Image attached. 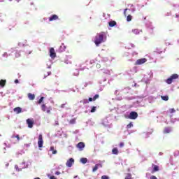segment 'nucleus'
<instances>
[{
  "mask_svg": "<svg viewBox=\"0 0 179 179\" xmlns=\"http://www.w3.org/2000/svg\"><path fill=\"white\" fill-rule=\"evenodd\" d=\"M76 148L79 149V150L82 151L85 149V143L80 142L77 144Z\"/></svg>",
  "mask_w": 179,
  "mask_h": 179,
  "instance_id": "10",
  "label": "nucleus"
},
{
  "mask_svg": "<svg viewBox=\"0 0 179 179\" xmlns=\"http://www.w3.org/2000/svg\"><path fill=\"white\" fill-rule=\"evenodd\" d=\"M101 178V179H110V177H108V176L104 175V176H102Z\"/></svg>",
  "mask_w": 179,
  "mask_h": 179,
  "instance_id": "32",
  "label": "nucleus"
},
{
  "mask_svg": "<svg viewBox=\"0 0 179 179\" xmlns=\"http://www.w3.org/2000/svg\"><path fill=\"white\" fill-rule=\"evenodd\" d=\"M15 83H19V80L17 79L15 80Z\"/></svg>",
  "mask_w": 179,
  "mask_h": 179,
  "instance_id": "45",
  "label": "nucleus"
},
{
  "mask_svg": "<svg viewBox=\"0 0 179 179\" xmlns=\"http://www.w3.org/2000/svg\"><path fill=\"white\" fill-rule=\"evenodd\" d=\"M91 113H96V106H93L91 109Z\"/></svg>",
  "mask_w": 179,
  "mask_h": 179,
  "instance_id": "33",
  "label": "nucleus"
},
{
  "mask_svg": "<svg viewBox=\"0 0 179 179\" xmlns=\"http://www.w3.org/2000/svg\"><path fill=\"white\" fill-rule=\"evenodd\" d=\"M50 152H52V155H57V153H58V151H57L54 146L50 147Z\"/></svg>",
  "mask_w": 179,
  "mask_h": 179,
  "instance_id": "15",
  "label": "nucleus"
},
{
  "mask_svg": "<svg viewBox=\"0 0 179 179\" xmlns=\"http://www.w3.org/2000/svg\"><path fill=\"white\" fill-rule=\"evenodd\" d=\"M112 153H113V155H118V153H119L118 148H113L112 150Z\"/></svg>",
  "mask_w": 179,
  "mask_h": 179,
  "instance_id": "21",
  "label": "nucleus"
},
{
  "mask_svg": "<svg viewBox=\"0 0 179 179\" xmlns=\"http://www.w3.org/2000/svg\"><path fill=\"white\" fill-rule=\"evenodd\" d=\"M42 110L44 111V113H47L48 114L51 113V110H52V107L49 106L48 108L45 106V103H43L41 106Z\"/></svg>",
  "mask_w": 179,
  "mask_h": 179,
  "instance_id": "3",
  "label": "nucleus"
},
{
  "mask_svg": "<svg viewBox=\"0 0 179 179\" xmlns=\"http://www.w3.org/2000/svg\"><path fill=\"white\" fill-rule=\"evenodd\" d=\"M3 57H8V53L4 52V53L3 54Z\"/></svg>",
  "mask_w": 179,
  "mask_h": 179,
  "instance_id": "42",
  "label": "nucleus"
},
{
  "mask_svg": "<svg viewBox=\"0 0 179 179\" xmlns=\"http://www.w3.org/2000/svg\"><path fill=\"white\" fill-rule=\"evenodd\" d=\"M127 22H131V20H132V15H129L127 17Z\"/></svg>",
  "mask_w": 179,
  "mask_h": 179,
  "instance_id": "27",
  "label": "nucleus"
},
{
  "mask_svg": "<svg viewBox=\"0 0 179 179\" xmlns=\"http://www.w3.org/2000/svg\"><path fill=\"white\" fill-rule=\"evenodd\" d=\"M5 85H6V80H0L1 87H5Z\"/></svg>",
  "mask_w": 179,
  "mask_h": 179,
  "instance_id": "18",
  "label": "nucleus"
},
{
  "mask_svg": "<svg viewBox=\"0 0 179 179\" xmlns=\"http://www.w3.org/2000/svg\"><path fill=\"white\" fill-rule=\"evenodd\" d=\"M178 74H173L172 76H171V77L166 79V83H167L168 85H171L173 82H174L175 79H178Z\"/></svg>",
  "mask_w": 179,
  "mask_h": 179,
  "instance_id": "2",
  "label": "nucleus"
},
{
  "mask_svg": "<svg viewBox=\"0 0 179 179\" xmlns=\"http://www.w3.org/2000/svg\"><path fill=\"white\" fill-rule=\"evenodd\" d=\"M76 177H78V176H74V178H76Z\"/></svg>",
  "mask_w": 179,
  "mask_h": 179,
  "instance_id": "46",
  "label": "nucleus"
},
{
  "mask_svg": "<svg viewBox=\"0 0 179 179\" xmlns=\"http://www.w3.org/2000/svg\"><path fill=\"white\" fill-rule=\"evenodd\" d=\"M55 174H56V176H59V174H61V172H59V171H56V172H55Z\"/></svg>",
  "mask_w": 179,
  "mask_h": 179,
  "instance_id": "40",
  "label": "nucleus"
},
{
  "mask_svg": "<svg viewBox=\"0 0 179 179\" xmlns=\"http://www.w3.org/2000/svg\"><path fill=\"white\" fill-rule=\"evenodd\" d=\"M171 132V129L170 127H165L164 129V134H170Z\"/></svg>",
  "mask_w": 179,
  "mask_h": 179,
  "instance_id": "19",
  "label": "nucleus"
},
{
  "mask_svg": "<svg viewBox=\"0 0 179 179\" xmlns=\"http://www.w3.org/2000/svg\"><path fill=\"white\" fill-rule=\"evenodd\" d=\"M65 107V103L61 105V108H64Z\"/></svg>",
  "mask_w": 179,
  "mask_h": 179,
  "instance_id": "44",
  "label": "nucleus"
},
{
  "mask_svg": "<svg viewBox=\"0 0 179 179\" xmlns=\"http://www.w3.org/2000/svg\"><path fill=\"white\" fill-rule=\"evenodd\" d=\"M128 10V8H125L124 10V16H127V11Z\"/></svg>",
  "mask_w": 179,
  "mask_h": 179,
  "instance_id": "36",
  "label": "nucleus"
},
{
  "mask_svg": "<svg viewBox=\"0 0 179 179\" xmlns=\"http://www.w3.org/2000/svg\"><path fill=\"white\" fill-rule=\"evenodd\" d=\"M28 98L30 100H34L36 99V95H34V94L28 93Z\"/></svg>",
  "mask_w": 179,
  "mask_h": 179,
  "instance_id": "16",
  "label": "nucleus"
},
{
  "mask_svg": "<svg viewBox=\"0 0 179 179\" xmlns=\"http://www.w3.org/2000/svg\"><path fill=\"white\" fill-rule=\"evenodd\" d=\"M50 179H57V178L54 176L50 177Z\"/></svg>",
  "mask_w": 179,
  "mask_h": 179,
  "instance_id": "41",
  "label": "nucleus"
},
{
  "mask_svg": "<svg viewBox=\"0 0 179 179\" xmlns=\"http://www.w3.org/2000/svg\"><path fill=\"white\" fill-rule=\"evenodd\" d=\"M96 67L99 69L101 68V65H100L99 64H97L96 65Z\"/></svg>",
  "mask_w": 179,
  "mask_h": 179,
  "instance_id": "38",
  "label": "nucleus"
},
{
  "mask_svg": "<svg viewBox=\"0 0 179 179\" xmlns=\"http://www.w3.org/2000/svg\"><path fill=\"white\" fill-rule=\"evenodd\" d=\"M129 118L130 120H136L138 118V113H136L135 111L131 112L129 115Z\"/></svg>",
  "mask_w": 179,
  "mask_h": 179,
  "instance_id": "4",
  "label": "nucleus"
},
{
  "mask_svg": "<svg viewBox=\"0 0 179 179\" xmlns=\"http://www.w3.org/2000/svg\"><path fill=\"white\" fill-rule=\"evenodd\" d=\"M80 162L83 163V164H86V163H87V158H81Z\"/></svg>",
  "mask_w": 179,
  "mask_h": 179,
  "instance_id": "20",
  "label": "nucleus"
},
{
  "mask_svg": "<svg viewBox=\"0 0 179 179\" xmlns=\"http://www.w3.org/2000/svg\"><path fill=\"white\" fill-rule=\"evenodd\" d=\"M104 37H106L104 32H101L95 36L94 43L96 47H99L101 43H104Z\"/></svg>",
  "mask_w": 179,
  "mask_h": 179,
  "instance_id": "1",
  "label": "nucleus"
},
{
  "mask_svg": "<svg viewBox=\"0 0 179 179\" xmlns=\"http://www.w3.org/2000/svg\"><path fill=\"white\" fill-rule=\"evenodd\" d=\"M150 179H157V178L155 176H150Z\"/></svg>",
  "mask_w": 179,
  "mask_h": 179,
  "instance_id": "39",
  "label": "nucleus"
},
{
  "mask_svg": "<svg viewBox=\"0 0 179 179\" xmlns=\"http://www.w3.org/2000/svg\"><path fill=\"white\" fill-rule=\"evenodd\" d=\"M161 98L164 101H167L169 100V96H162Z\"/></svg>",
  "mask_w": 179,
  "mask_h": 179,
  "instance_id": "25",
  "label": "nucleus"
},
{
  "mask_svg": "<svg viewBox=\"0 0 179 179\" xmlns=\"http://www.w3.org/2000/svg\"><path fill=\"white\" fill-rule=\"evenodd\" d=\"M146 61H148V59H146V58H142V59H139L136 62V65H142V64H145V62H146Z\"/></svg>",
  "mask_w": 179,
  "mask_h": 179,
  "instance_id": "8",
  "label": "nucleus"
},
{
  "mask_svg": "<svg viewBox=\"0 0 179 179\" xmlns=\"http://www.w3.org/2000/svg\"><path fill=\"white\" fill-rule=\"evenodd\" d=\"M83 104H87L89 103V101L87 99H83L82 101Z\"/></svg>",
  "mask_w": 179,
  "mask_h": 179,
  "instance_id": "31",
  "label": "nucleus"
},
{
  "mask_svg": "<svg viewBox=\"0 0 179 179\" xmlns=\"http://www.w3.org/2000/svg\"><path fill=\"white\" fill-rule=\"evenodd\" d=\"M75 163V159L73 158H70L69 160H67L66 163V167H72V165Z\"/></svg>",
  "mask_w": 179,
  "mask_h": 179,
  "instance_id": "6",
  "label": "nucleus"
},
{
  "mask_svg": "<svg viewBox=\"0 0 179 179\" xmlns=\"http://www.w3.org/2000/svg\"><path fill=\"white\" fill-rule=\"evenodd\" d=\"M69 124H76V118L74 117V118L71 119V120L69 121Z\"/></svg>",
  "mask_w": 179,
  "mask_h": 179,
  "instance_id": "24",
  "label": "nucleus"
},
{
  "mask_svg": "<svg viewBox=\"0 0 179 179\" xmlns=\"http://www.w3.org/2000/svg\"><path fill=\"white\" fill-rule=\"evenodd\" d=\"M43 143H44V141H43V134H40L38 136V148H42Z\"/></svg>",
  "mask_w": 179,
  "mask_h": 179,
  "instance_id": "5",
  "label": "nucleus"
},
{
  "mask_svg": "<svg viewBox=\"0 0 179 179\" xmlns=\"http://www.w3.org/2000/svg\"><path fill=\"white\" fill-rule=\"evenodd\" d=\"M119 146H120V148H124V143H120V144H119Z\"/></svg>",
  "mask_w": 179,
  "mask_h": 179,
  "instance_id": "37",
  "label": "nucleus"
},
{
  "mask_svg": "<svg viewBox=\"0 0 179 179\" xmlns=\"http://www.w3.org/2000/svg\"><path fill=\"white\" fill-rule=\"evenodd\" d=\"M14 113H16V114H20L22 113V108L20 107H16L13 109Z\"/></svg>",
  "mask_w": 179,
  "mask_h": 179,
  "instance_id": "14",
  "label": "nucleus"
},
{
  "mask_svg": "<svg viewBox=\"0 0 179 179\" xmlns=\"http://www.w3.org/2000/svg\"><path fill=\"white\" fill-rule=\"evenodd\" d=\"M88 101H93V98H89Z\"/></svg>",
  "mask_w": 179,
  "mask_h": 179,
  "instance_id": "43",
  "label": "nucleus"
},
{
  "mask_svg": "<svg viewBox=\"0 0 179 179\" xmlns=\"http://www.w3.org/2000/svg\"><path fill=\"white\" fill-rule=\"evenodd\" d=\"M92 99H93V101H96V100L99 99V94H95Z\"/></svg>",
  "mask_w": 179,
  "mask_h": 179,
  "instance_id": "29",
  "label": "nucleus"
},
{
  "mask_svg": "<svg viewBox=\"0 0 179 179\" xmlns=\"http://www.w3.org/2000/svg\"><path fill=\"white\" fill-rule=\"evenodd\" d=\"M132 127H134V124L131 122H130L127 125V129H130V128H132Z\"/></svg>",
  "mask_w": 179,
  "mask_h": 179,
  "instance_id": "26",
  "label": "nucleus"
},
{
  "mask_svg": "<svg viewBox=\"0 0 179 179\" xmlns=\"http://www.w3.org/2000/svg\"><path fill=\"white\" fill-rule=\"evenodd\" d=\"M19 1H20V0H17V2H19Z\"/></svg>",
  "mask_w": 179,
  "mask_h": 179,
  "instance_id": "47",
  "label": "nucleus"
},
{
  "mask_svg": "<svg viewBox=\"0 0 179 179\" xmlns=\"http://www.w3.org/2000/svg\"><path fill=\"white\" fill-rule=\"evenodd\" d=\"M124 179H133L132 174L131 173H127Z\"/></svg>",
  "mask_w": 179,
  "mask_h": 179,
  "instance_id": "23",
  "label": "nucleus"
},
{
  "mask_svg": "<svg viewBox=\"0 0 179 179\" xmlns=\"http://www.w3.org/2000/svg\"><path fill=\"white\" fill-rule=\"evenodd\" d=\"M99 167H101H101H103V165H101V164H96L95 165V167H94V168L92 169L93 173L97 171V170L99 169Z\"/></svg>",
  "mask_w": 179,
  "mask_h": 179,
  "instance_id": "13",
  "label": "nucleus"
},
{
  "mask_svg": "<svg viewBox=\"0 0 179 179\" xmlns=\"http://www.w3.org/2000/svg\"><path fill=\"white\" fill-rule=\"evenodd\" d=\"M11 138H12V139H15V138H16L17 142H19L20 141V136H19L18 134L16 135V136L13 135V136H11Z\"/></svg>",
  "mask_w": 179,
  "mask_h": 179,
  "instance_id": "22",
  "label": "nucleus"
},
{
  "mask_svg": "<svg viewBox=\"0 0 179 179\" xmlns=\"http://www.w3.org/2000/svg\"><path fill=\"white\" fill-rule=\"evenodd\" d=\"M50 57L52 58H55L57 57V53H55V50L54 48L50 49Z\"/></svg>",
  "mask_w": 179,
  "mask_h": 179,
  "instance_id": "9",
  "label": "nucleus"
},
{
  "mask_svg": "<svg viewBox=\"0 0 179 179\" xmlns=\"http://www.w3.org/2000/svg\"><path fill=\"white\" fill-rule=\"evenodd\" d=\"M15 169L17 170V171H22V169H19V166L17 165L15 166Z\"/></svg>",
  "mask_w": 179,
  "mask_h": 179,
  "instance_id": "34",
  "label": "nucleus"
},
{
  "mask_svg": "<svg viewBox=\"0 0 179 179\" xmlns=\"http://www.w3.org/2000/svg\"><path fill=\"white\" fill-rule=\"evenodd\" d=\"M27 124L28 125V128H33V126L34 125V120H33V119H27Z\"/></svg>",
  "mask_w": 179,
  "mask_h": 179,
  "instance_id": "7",
  "label": "nucleus"
},
{
  "mask_svg": "<svg viewBox=\"0 0 179 179\" xmlns=\"http://www.w3.org/2000/svg\"><path fill=\"white\" fill-rule=\"evenodd\" d=\"M57 19H58V15H51L50 17H49V21L50 22H52V21H54V20H57Z\"/></svg>",
  "mask_w": 179,
  "mask_h": 179,
  "instance_id": "12",
  "label": "nucleus"
},
{
  "mask_svg": "<svg viewBox=\"0 0 179 179\" xmlns=\"http://www.w3.org/2000/svg\"><path fill=\"white\" fill-rule=\"evenodd\" d=\"M110 27H114V26H117V22L115 21H110L108 22Z\"/></svg>",
  "mask_w": 179,
  "mask_h": 179,
  "instance_id": "17",
  "label": "nucleus"
},
{
  "mask_svg": "<svg viewBox=\"0 0 179 179\" xmlns=\"http://www.w3.org/2000/svg\"><path fill=\"white\" fill-rule=\"evenodd\" d=\"M175 111H176V109H174V108L169 109V113L171 114H173V113H174Z\"/></svg>",
  "mask_w": 179,
  "mask_h": 179,
  "instance_id": "35",
  "label": "nucleus"
},
{
  "mask_svg": "<svg viewBox=\"0 0 179 179\" xmlns=\"http://www.w3.org/2000/svg\"><path fill=\"white\" fill-rule=\"evenodd\" d=\"M43 100H44V96H41V99L38 101V104H41L43 103Z\"/></svg>",
  "mask_w": 179,
  "mask_h": 179,
  "instance_id": "30",
  "label": "nucleus"
},
{
  "mask_svg": "<svg viewBox=\"0 0 179 179\" xmlns=\"http://www.w3.org/2000/svg\"><path fill=\"white\" fill-rule=\"evenodd\" d=\"M152 171H151V173L153 174V173H156L157 171H159V166L157 165H155V164H152Z\"/></svg>",
  "mask_w": 179,
  "mask_h": 179,
  "instance_id": "11",
  "label": "nucleus"
},
{
  "mask_svg": "<svg viewBox=\"0 0 179 179\" xmlns=\"http://www.w3.org/2000/svg\"><path fill=\"white\" fill-rule=\"evenodd\" d=\"M132 31L134 34H139V29H134Z\"/></svg>",
  "mask_w": 179,
  "mask_h": 179,
  "instance_id": "28",
  "label": "nucleus"
}]
</instances>
